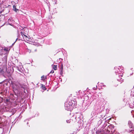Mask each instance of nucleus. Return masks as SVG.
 Here are the masks:
<instances>
[{
	"label": "nucleus",
	"mask_w": 134,
	"mask_h": 134,
	"mask_svg": "<svg viewBox=\"0 0 134 134\" xmlns=\"http://www.w3.org/2000/svg\"><path fill=\"white\" fill-rule=\"evenodd\" d=\"M41 87L44 90H46V88L45 87V85H42V86H41Z\"/></svg>",
	"instance_id": "15"
},
{
	"label": "nucleus",
	"mask_w": 134,
	"mask_h": 134,
	"mask_svg": "<svg viewBox=\"0 0 134 134\" xmlns=\"http://www.w3.org/2000/svg\"><path fill=\"white\" fill-rule=\"evenodd\" d=\"M83 118V116L82 114L80 113H76V115L75 118L76 120H81Z\"/></svg>",
	"instance_id": "4"
},
{
	"label": "nucleus",
	"mask_w": 134,
	"mask_h": 134,
	"mask_svg": "<svg viewBox=\"0 0 134 134\" xmlns=\"http://www.w3.org/2000/svg\"><path fill=\"white\" fill-rule=\"evenodd\" d=\"M36 51H37V50H36V49H35V52Z\"/></svg>",
	"instance_id": "35"
},
{
	"label": "nucleus",
	"mask_w": 134,
	"mask_h": 134,
	"mask_svg": "<svg viewBox=\"0 0 134 134\" xmlns=\"http://www.w3.org/2000/svg\"><path fill=\"white\" fill-rule=\"evenodd\" d=\"M54 72V71H53V70H52L50 72V73H53Z\"/></svg>",
	"instance_id": "26"
},
{
	"label": "nucleus",
	"mask_w": 134,
	"mask_h": 134,
	"mask_svg": "<svg viewBox=\"0 0 134 134\" xmlns=\"http://www.w3.org/2000/svg\"><path fill=\"white\" fill-rule=\"evenodd\" d=\"M5 24V23H4V24L3 25H1V27L2 26H3V25H4Z\"/></svg>",
	"instance_id": "30"
},
{
	"label": "nucleus",
	"mask_w": 134,
	"mask_h": 134,
	"mask_svg": "<svg viewBox=\"0 0 134 134\" xmlns=\"http://www.w3.org/2000/svg\"><path fill=\"white\" fill-rule=\"evenodd\" d=\"M126 131L130 133V134H134V129L133 128H130L129 130H127Z\"/></svg>",
	"instance_id": "5"
},
{
	"label": "nucleus",
	"mask_w": 134,
	"mask_h": 134,
	"mask_svg": "<svg viewBox=\"0 0 134 134\" xmlns=\"http://www.w3.org/2000/svg\"><path fill=\"white\" fill-rule=\"evenodd\" d=\"M94 112L93 111L92 113H91V115H92L93 116L94 115Z\"/></svg>",
	"instance_id": "24"
},
{
	"label": "nucleus",
	"mask_w": 134,
	"mask_h": 134,
	"mask_svg": "<svg viewBox=\"0 0 134 134\" xmlns=\"http://www.w3.org/2000/svg\"><path fill=\"white\" fill-rule=\"evenodd\" d=\"M9 12V10H8V11L7 12H5L4 14H7V13H8Z\"/></svg>",
	"instance_id": "22"
},
{
	"label": "nucleus",
	"mask_w": 134,
	"mask_h": 134,
	"mask_svg": "<svg viewBox=\"0 0 134 134\" xmlns=\"http://www.w3.org/2000/svg\"><path fill=\"white\" fill-rule=\"evenodd\" d=\"M2 13V11H1L0 12V14H1V13Z\"/></svg>",
	"instance_id": "31"
},
{
	"label": "nucleus",
	"mask_w": 134,
	"mask_h": 134,
	"mask_svg": "<svg viewBox=\"0 0 134 134\" xmlns=\"http://www.w3.org/2000/svg\"><path fill=\"white\" fill-rule=\"evenodd\" d=\"M13 10L15 11V12H17V10H18V9H17L16 7V6H15L14 5L13 6Z\"/></svg>",
	"instance_id": "16"
},
{
	"label": "nucleus",
	"mask_w": 134,
	"mask_h": 134,
	"mask_svg": "<svg viewBox=\"0 0 134 134\" xmlns=\"http://www.w3.org/2000/svg\"><path fill=\"white\" fill-rule=\"evenodd\" d=\"M1 19H0V22H1Z\"/></svg>",
	"instance_id": "36"
},
{
	"label": "nucleus",
	"mask_w": 134,
	"mask_h": 134,
	"mask_svg": "<svg viewBox=\"0 0 134 134\" xmlns=\"http://www.w3.org/2000/svg\"><path fill=\"white\" fill-rule=\"evenodd\" d=\"M4 51L7 52H9V49L8 48L5 47V48L4 49Z\"/></svg>",
	"instance_id": "18"
},
{
	"label": "nucleus",
	"mask_w": 134,
	"mask_h": 134,
	"mask_svg": "<svg viewBox=\"0 0 134 134\" xmlns=\"http://www.w3.org/2000/svg\"><path fill=\"white\" fill-rule=\"evenodd\" d=\"M12 87L13 88V91H15L17 90L19 88V84L16 82H13L12 84Z\"/></svg>",
	"instance_id": "3"
},
{
	"label": "nucleus",
	"mask_w": 134,
	"mask_h": 134,
	"mask_svg": "<svg viewBox=\"0 0 134 134\" xmlns=\"http://www.w3.org/2000/svg\"><path fill=\"white\" fill-rule=\"evenodd\" d=\"M13 19L12 18H10L8 20V23L10 25H12L11 24V23L13 22Z\"/></svg>",
	"instance_id": "9"
},
{
	"label": "nucleus",
	"mask_w": 134,
	"mask_h": 134,
	"mask_svg": "<svg viewBox=\"0 0 134 134\" xmlns=\"http://www.w3.org/2000/svg\"><path fill=\"white\" fill-rule=\"evenodd\" d=\"M89 103L88 102L85 103V105L84 104H83V106H84V105H85V107L84 108V109L86 110L88 106V104Z\"/></svg>",
	"instance_id": "12"
},
{
	"label": "nucleus",
	"mask_w": 134,
	"mask_h": 134,
	"mask_svg": "<svg viewBox=\"0 0 134 134\" xmlns=\"http://www.w3.org/2000/svg\"><path fill=\"white\" fill-rule=\"evenodd\" d=\"M24 34L27 35L28 33L29 30L27 28H25L24 30Z\"/></svg>",
	"instance_id": "10"
},
{
	"label": "nucleus",
	"mask_w": 134,
	"mask_h": 134,
	"mask_svg": "<svg viewBox=\"0 0 134 134\" xmlns=\"http://www.w3.org/2000/svg\"><path fill=\"white\" fill-rule=\"evenodd\" d=\"M17 39H18V38L16 39V40L15 41V42L17 40Z\"/></svg>",
	"instance_id": "33"
},
{
	"label": "nucleus",
	"mask_w": 134,
	"mask_h": 134,
	"mask_svg": "<svg viewBox=\"0 0 134 134\" xmlns=\"http://www.w3.org/2000/svg\"><path fill=\"white\" fill-rule=\"evenodd\" d=\"M73 105L71 100L68 103V102H66L65 103V109L67 110H69L71 106L73 107Z\"/></svg>",
	"instance_id": "2"
},
{
	"label": "nucleus",
	"mask_w": 134,
	"mask_h": 134,
	"mask_svg": "<svg viewBox=\"0 0 134 134\" xmlns=\"http://www.w3.org/2000/svg\"><path fill=\"white\" fill-rule=\"evenodd\" d=\"M128 124L130 128H132V124L131 121H129V122Z\"/></svg>",
	"instance_id": "14"
},
{
	"label": "nucleus",
	"mask_w": 134,
	"mask_h": 134,
	"mask_svg": "<svg viewBox=\"0 0 134 134\" xmlns=\"http://www.w3.org/2000/svg\"><path fill=\"white\" fill-rule=\"evenodd\" d=\"M60 70V74L61 75H62L63 73V64L61 63V64Z\"/></svg>",
	"instance_id": "8"
},
{
	"label": "nucleus",
	"mask_w": 134,
	"mask_h": 134,
	"mask_svg": "<svg viewBox=\"0 0 134 134\" xmlns=\"http://www.w3.org/2000/svg\"><path fill=\"white\" fill-rule=\"evenodd\" d=\"M5 10H5V9H3L2 10V12H4V11H5Z\"/></svg>",
	"instance_id": "29"
},
{
	"label": "nucleus",
	"mask_w": 134,
	"mask_h": 134,
	"mask_svg": "<svg viewBox=\"0 0 134 134\" xmlns=\"http://www.w3.org/2000/svg\"><path fill=\"white\" fill-rule=\"evenodd\" d=\"M103 134H107V133L105 132Z\"/></svg>",
	"instance_id": "32"
},
{
	"label": "nucleus",
	"mask_w": 134,
	"mask_h": 134,
	"mask_svg": "<svg viewBox=\"0 0 134 134\" xmlns=\"http://www.w3.org/2000/svg\"><path fill=\"white\" fill-rule=\"evenodd\" d=\"M28 52H29V53H30L31 52V50L30 49H28Z\"/></svg>",
	"instance_id": "25"
},
{
	"label": "nucleus",
	"mask_w": 134,
	"mask_h": 134,
	"mask_svg": "<svg viewBox=\"0 0 134 134\" xmlns=\"http://www.w3.org/2000/svg\"><path fill=\"white\" fill-rule=\"evenodd\" d=\"M71 121L70 120H66V122L68 123H70Z\"/></svg>",
	"instance_id": "20"
},
{
	"label": "nucleus",
	"mask_w": 134,
	"mask_h": 134,
	"mask_svg": "<svg viewBox=\"0 0 134 134\" xmlns=\"http://www.w3.org/2000/svg\"><path fill=\"white\" fill-rule=\"evenodd\" d=\"M73 105V108H76L77 105V102L75 99H74L73 100H71Z\"/></svg>",
	"instance_id": "6"
},
{
	"label": "nucleus",
	"mask_w": 134,
	"mask_h": 134,
	"mask_svg": "<svg viewBox=\"0 0 134 134\" xmlns=\"http://www.w3.org/2000/svg\"><path fill=\"white\" fill-rule=\"evenodd\" d=\"M18 70L19 71L22 72V69H21L19 68H18Z\"/></svg>",
	"instance_id": "21"
},
{
	"label": "nucleus",
	"mask_w": 134,
	"mask_h": 134,
	"mask_svg": "<svg viewBox=\"0 0 134 134\" xmlns=\"http://www.w3.org/2000/svg\"><path fill=\"white\" fill-rule=\"evenodd\" d=\"M3 72H4V71L2 70H1V71H0V72L1 73Z\"/></svg>",
	"instance_id": "27"
},
{
	"label": "nucleus",
	"mask_w": 134,
	"mask_h": 134,
	"mask_svg": "<svg viewBox=\"0 0 134 134\" xmlns=\"http://www.w3.org/2000/svg\"><path fill=\"white\" fill-rule=\"evenodd\" d=\"M123 67L121 66V67H120L119 66V68H115V69L116 70L115 71V72L116 74H120V75L118 76L119 78L117 79L118 81H122L123 79L121 78V77L122 76V74L120 73V72H122V70H123Z\"/></svg>",
	"instance_id": "1"
},
{
	"label": "nucleus",
	"mask_w": 134,
	"mask_h": 134,
	"mask_svg": "<svg viewBox=\"0 0 134 134\" xmlns=\"http://www.w3.org/2000/svg\"><path fill=\"white\" fill-rule=\"evenodd\" d=\"M21 34L23 37V35H24V36H25L26 37H27V36H26V35L25 34H24V32H22V31L21 32Z\"/></svg>",
	"instance_id": "19"
},
{
	"label": "nucleus",
	"mask_w": 134,
	"mask_h": 134,
	"mask_svg": "<svg viewBox=\"0 0 134 134\" xmlns=\"http://www.w3.org/2000/svg\"><path fill=\"white\" fill-rule=\"evenodd\" d=\"M10 99H6V102H8L10 101Z\"/></svg>",
	"instance_id": "23"
},
{
	"label": "nucleus",
	"mask_w": 134,
	"mask_h": 134,
	"mask_svg": "<svg viewBox=\"0 0 134 134\" xmlns=\"http://www.w3.org/2000/svg\"><path fill=\"white\" fill-rule=\"evenodd\" d=\"M9 111L10 113H11L12 115H13L15 113L16 110L14 108L11 109H10L9 110Z\"/></svg>",
	"instance_id": "7"
},
{
	"label": "nucleus",
	"mask_w": 134,
	"mask_h": 134,
	"mask_svg": "<svg viewBox=\"0 0 134 134\" xmlns=\"http://www.w3.org/2000/svg\"><path fill=\"white\" fill-rule=\"evenodd\" d=\"M47 76H44V75H43L41 77V80H43V81H44L45 80L47 79Z\"/></svg>",
	"instance_id": "13"
},
{
	"label": "nucleus",
	"mask_w": 134,
	"mask_h": 134,
	"mask_svg": "<svg viewBox=\"0 0 134 134\" xmlns=\"http://www.w3.org/2000/svg\"><path fill=\"white\" fill-rule=\"evenodd\" d=\"M2 60L3 61V63H6L7 60V56H5L3 58Z\"/></svg>",
	"instance_id": "11"
},
{
	"label": "nucleus",
	"mask_w": 134,
	"mask_h": 134,
	"mask_svg": "<svg viewBox=\"0 0 134 134\" xmlns=\"http://www.w3.org/2000/svg\"><path fill=\"white\" fill-rule=\"evenodd\" d=\"M97 86H96V87H94L93 88V90H95L96 88H97Z\"/></svg>",
	"instance_id": "28"
},
{
	"label": "nucleus",
	"mask_w": 134,
	"mask_h": 134,
	"mask_svg": "<svg viewBox=\"0 0 134 134\" xmlns=\"http://www.w3.org/2000/svg\"><path fill=\"white\" fill-rule=\"evenodd\" d=\"M53 68L54 70H56L57 69V65H53Z\"/></svg>",
	"instance_id": "17"
},
{
	"label": "nucleus",
	"mask_w": 134,
	"mask_h": 134,
	"mask_svg": "<svg viewBox=\"0 0 134 134\" xmlns=\"http://www.w3.org/2000/svg\"><path fill=\"white\" fill-rule=\"evenodd\" d=\"M15 42H14V43H13V44H12V45H14Z\"/></svg>",
	"instance_id": "34"
}]
</instances>
